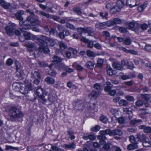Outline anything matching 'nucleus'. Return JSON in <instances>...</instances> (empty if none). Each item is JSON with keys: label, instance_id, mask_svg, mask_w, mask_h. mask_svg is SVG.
Returning <instances> with one entry per match:
<instances>
[{"label": "nucleus", "instance_id": "obj_33", "mask_svg": "<svg viewBox=\"0 0 151 151\" xmlns=\"http://www.w3.org/2000/svg\"><path fill=\"white\" fill-rule=\"evenodd\" d=\"M118 111L119 110L117 109L111 108L109 111V114L110 115V114H112L114 115H115L116 114Z\"/></svg>", "mask_w": 151, "mask_h": 151}, {"label": "nucleus", "instance_id": "obj_29", "mask_svg": "<svg viewBox=\"0 0 151 151\" xmlns=\"http://www.w3.org/2000/svg\"><path fill=\"white\" fill-rule=\"evenodd\" d=\"M119 104L120 106H126L128 104V102L124 99H122L119 102Z\"/></svg>", "mask_w": 151, "mask_h": 151}, {"label": "nucleus", "instance_id": "obj_52", "mask_svg": "<svg viewBox=\"0 0 151 151\" xmlns=\"http://www.w3.org/2000/svg\"><path fill=\"white\" fill-rule=\"evenodd\" d=\"M51 148L54 151H62V150L61 149L59 148L58 147L55 146H52L51 147Z\"/></svg>", "mask_w": 151, "mask_h": 151}, {"label": "nucleus", "instance_id": "obj_14", "mask_svg": "<svg viewBox=\"0 0 151 151\" xmlns=\"http://www.w3.org/2000/svg\"><path fill=\"white\" fill-rule=\"evenodd\" d=\"M125 5L124 2L122 1H118L114 9H115L116 12H119L121 9L124 7Z\"/></svg>", "mask_w": 151, "mask_h": 151}, {"label": "nucleus", "instance_id": "obj_48", "mask_svg": "<svg viewBox=\"0 0 151 151\" xmlns=\"http://www.w3.org/2000/svg\"><path fill=\"white\" fill-rule=\"evenodd\" d=\"M145 133H149L151 132V128L149 127H145L144 129Z\"/></svg>", "mask_w": 151, "mask_h": 151}, {"label": "nucleus", "instance_id": "obj_24", "mask_svg": "<svg viewBox=\"0 0 151 151\" xmlns=\"http://www.w3.org/2000/svg\"><path fill=\"white\" fill-rule=\"evenodd\" d=\"M137 144L136 143H132L129 144L127 147V149L129 150H133L137 147Z\"/></svg>", "mask_w": 151, "mask_h": 151}, {"label": "nucleus", "instance_id": "obj_18", "mask_svg": "<svg viewBox=\"0 0 151 151\" xmlns=\"http://www.w3.org/2000/svg\"><path fill=\"white\" fill-rule=\"evenodd\" d=\"M16 75L17 77L19 78H21L24 75L23 71L21 68H19L18 66H16Z\"/></svg>", "mask_w": 151, "mask_h": 151}, {"label": "nucleus", "instance_id": "obj_49", "mask_svg": "<svg viewBox=\"0 0 151 151\" xmlns=\"http://www.w3.org/2000/svg\"><path fill=\"white\" fill-rule=\"evenodd\" d=\"M140 27L142 30H146L147 28L148 25L147 24L144 23L141 24Z\"/></svg>", "mask_w": 151, "mask_h": 151}, {"label": "nucleus", "instance_id": "obj_34", "mask_svg": "<svg viewBox=\"0 0 151 151\" xmlns=\"http://www.w3.org/2000/svg\"><path fill=\"white\" fill-rule=\"evenodd\" d=\"M65 147L66 148L73 149L75 147L76 145L74 143H72L68 145H65Z\"/></svg>", "mask_w": 151, "mask_h": 151}, {"label": "nucleus", "instance_id": "obj_62", "mask_svg": "<svg viewBox=\"0 0 151 151\" xmlns=\"http://www.w3.org/2000/svg\"><path fill=\"white\" fill-rule=\"evenodd\" d=\"M123 111L124 112L128 114L132 113L131 111L129 110V109L127 108H124L123 109Z\"/></svg>", "mask_w": 151, "mask_h": 151}, {"label": "nucleus", "instance_id": "obj_36", "mask_svg": "<svg viewBox=\"0 0 151 151\" xmlns=\"http://www.w3.org/2000/svg\"><path fill=\"white\" fill-rule=\"evenodd\" d=\"M86 54L87 56L89 57H94L96 56V55L93 52L90 50H87Z\"/></svg>", "mask_w": 151, "mask_h": 151}, {"label": "nucleus", "instance_id": "obj_45", "mask_svg": "<svg viewBox=\"0 0 151 151\" xmlns=\"http://www.w3.org/2000/svg\"><path fill=\"white\" fill-rule=\"evenodd\" d=\"M100 127L99 126L96 125L91 128V130L93 132H97L99 130Z\"/></svg>", "mask_w": 151, "mask_h": 151}, {"label": "nucleus", "instance_id": "obj_46", "mask_svg": "<svg viewBox=\"0 0 151 151\" xmlns=\"http://www.w3.org/2000/svg\"><path fill=\"white\" fill-rule=\"evenodd\" d=\"M73 10L77 13L78 15H80L81 13L80 9L79 8L75 7L73 8Z\"/></svg>", "mask_w": 151, "mask_h": 151}, {"label": "nucleus", "instance_id": "obj_38", "mask_svg": "<svg viewBox=\"0 0 151 151\" xmlns=\"http://www.w3.org/2000/svg\"><path fill=\"white\" fill-rule=\"evenodd\" d=\"M100 120L104 123H106L108 121L107 118L105 116L102 115L100 118Z\"/></svg>", "mask_w": 151, "mask_h": 151}, {"label": "nucleus", "instance_id": "obj_26", "mask_svg": "<svg viewBox=\"0 0 151 151\" xmlns=\"http://www.w3.org/2000/svg\"><path fill=\"white\" fill-rule=\"evenodd\" d=\"M94 65V62L90 61L87 62L86 65V66L89 68L93 69Z\"/></svg>", "mask_w": 151, "mask_h": 151}, {"label": "nucleus", "instance_id": "obj_2", "mask_svg": "<svg viewBox=\"0 0 151 151\" xmlns=\"http://www.w3.org/2000/svg\"><path fill=\"white\" fill-rule=\"evenodd\" d=\"M26 12L27 13H29L30 16L28 17L27 18L26 21H23V18L21 16V14L19 13H17L15 14V16L16 18L19 21L20 25L22 26L24 25H27L30 23L33 25H37L39 24V21L37 18L35 19L34 18L35 16L34 15L33 13L30 12L29 10H27Z\"/></svg>", "mask_w": 151, "mask_h": 151}, {"label": "nucleus", "instance_id": "obj_20", "mask_svg": "<svg viewBox=\"0 0 151 151\" xmlns=\"http://www.w3.org/2000/svg\"><path fill=\"white\" fill-rule=\"evenodd\" d=\"M0 4L5 9H7L10 6V3L5 1L4 0H0Z\"/></svg>", "mask_w": 151, "mask_h": 151}, {"label": "nucleus", "instance_id": "obj_57", "mask_svg": "<svg viewBox=\"0 0 151 151\" xmlns=\"http://www.w3.org/2000/svg\"><path fill=\"white\" fill-rule=\"evenodd\" d=\"M103 35L105 36L106 38L109 37H110L109 33L107 31H104L102 33Z\"/></svg>", "mask_w": 151, "mask_h": 151}, {"label": "nucleus", "instance_id": "obj_6", "mask_svg": "<svg viewBox=\"0 0 151 151\" xmlns=\"http://www.w3.org/2000/svg\"><path fill=\"white\" fill-rule=\"evenodd\" d=\"M9 115L12 118H17L22 117L24 115L18 109L15 107H11L9 111Z\"/></svg>", "mask_w": 151, "mask_h": 151}, {"label": "nucleus", "instance_id": "obj_56", "mask_svg": "<svg viewBox=\"0 0 151 151\" xmlns=\"http://www.w3.org/2000/svg\"><path fill=\"white\" fill-rule=\"evenodd\" d=\"M145 49L147 51L151 52V45H147L145 47Z\"/></svg>", "mask_w": 151, "mask_h": 151}, {"label": "nucleus", "instance_id": "obj_41", "mask_svg": "<svg viewBox=\"0 0 151 151\" xmlns=\"http://www.w3.org/2000/svg\"><path fill=\"white\" fill-rule=\"evenodd\" d=\"M129 140L130 142L132 143H136L137 144V142L135 141V137L132 135H131L129 137Z\"/></svg>", "mask_w": 151, "mask_h": 151}, {"label": "nucleus", "instance_id": "obj_55", "mask_svg": "<svg viewBox=\"0 0 151 151\" xmlns=\"http://www.w3.org/2000/svg\"><path fill=\"white\" fill-rule=\"evenodd\" d=\"M136 104L137 106H140L143 105V103L142 101L138 100L136 102Z\"/></svg>", "mask_w": 151, "mask_h": 151}, {"label": "nucleus", "instance_id": "obj_10", "mask_svg": "<svg viewBox=\"0 0 151 151\" xmlns=\"http://www.w3.org/2000/svg\"><path fill=\"white\" fill-rule=\"evenodd\" d=\"M23 45L28 48V50L29 52H33L37 50V46L33 42H26Z\"/></svg>", "mask_w": 151, "mask_h": 151}, {"label": "nucleus", "instance_id": "obj_1", "mask_svg": "<svg viewBox=\"0 0 151 151\" xmlns=\"http://www.w3.org/2000/svg\"><path fill=\"white\" fill-rule=\"evenodd\" d=\"M41 38H37L36 39L38 40L40 44L38 50L39 52H43L45 54H47L50 52L47 44L52 46H53L55 44V40L49 37H47L45 36H42Z\"/></svg>", "mask_w": 151, "mask_h": 151}, {"label": "nucleus", "instance_id": "obj_54", "mask_svg": "<svg viewBox=\"0 0 151 151\" xmlns=\"http://www.w3.org/2000/svg\"><path fill=\"white\" fill-rule=\"evenodd\" d=\"M126 67L130 70H133L134 68V66L133 63L129 64V63L127 65Z\"/></svg>", "mask_w": 151, "mask_h": 151}, {"label": "nucleus", "instance_id": "obj_61", "mask_svg": "<svg viewBox=\"0 0 151 151\" xmlns=\"http://www.w3.org/2000/svg\"><path fill=\"white\" fill-rule=\"evenodd\" d=\"M94 47L98 50H100L101 48V45L98 43H97L94 44Z\"/></svg>", "mask_w": 151, "mask_h": 151}, {"label": "nucleus", "instance_id": "obj_64", "mask_svg": "<svg viewBox=\"0 0 151 151\" xmlns=\"http://www.w3.org/2000/svg\"><path fill=\"white\" fill-rule=\"evenodd\" d=\"M6 64L9 65H11L13 63V61L11 58H9L6 62Z\"/></svg>", "mask_w": 151, "mask_h": 151}, {"label": "nucleus", "instance_id": "obj_11", "mask_svg": "<svg viewBox=\"0 0 151 151\" xmlns=\"http://www.w3.org/2000/svg\"><path fill=\"white\" fill-rule=\"evenodd\" d=\"M82 103V101L81 100H78L76 102L74 103L73 105L75 106V109L76 110H81L83 109L84 106L87 108H88V106L87 103L84 105Z\"/></svg>", "mask_w": 151, "mask_h": 151}, {"label": "nucleus", "instance_id": "obj_23", "mask_svg": "<svg viewBox=\"0 0 151 151\" xmlns=\"http://www.w3.org/2000/svg\"><path fill=\"white\" fill-rule=\"evenodd\" d=\"M147 1L145 2L143 4L141 5L138 7V10L139 12L143 11L147 7Z\"/></svg>", "mask_w": 151, "mask_h": 151}, {"label": "nucleus", "instance_id": "obj_15", "mask_svg": "<svg viewBox=\"0 0 151 151\" xmlns=\"http://www.w3.org/2000/svg\"><path fill=\"white\" fill-rule=\"evenodd\" d=\"M53 60L52 61V63L50 64L49 65V68H51L53 66V63L54 64H57L58 63L61 62L63 60V59L60 58L58 57L57 56H55L53 58Z\"/></svg>", "mask_w": 151, "mask_h": 151}, {"label": "nucleus", "instance_id": "obj_4", "mask_svg": "<svg viewBox=\"0 0 151 151\" xmlns=\"http://www.w3.org/2000/svg\"><path fill=\"white\" fill-rule=\"evenodd\" d=\"M37 89L36 91H35V95L37 96L39 98V101L43 104H45L47 101V99L45 98L44 95H47L44 90L41 88V87L38 86L37 87Z\"/></svg>", "mask_w": 151, "mask_h": 151}, {"label": "nucleus", "instance_id": "obj_31", "mask_svg": "<svg viewBox=\"0 0 151 151\" xmlns=\"http://www.w3.org/2000/svg\"><path fill=\"white\" fill-rule=\"evenodd\" d=\"M32 77H33L34 78H40V74L37 71H35L32 74Z\"/></svg>", "mask_w": 151, "mask_h": 151}, {"label": "nucleus", "instance_id": "obj_28", "mask_svg": "<svg viewBox=\"0 0 151 151\" xmlns=\"http://www.w3.org/2000/svg\"><path fill=\"white\" fill-rule=\"evenodd\" d=\"M142 121L139 119H134L131 120L130 124L132 125H134L140 123Z\"/></svg>", "mask_w": 151, "mask_h": 151}, {"label": "nucleus", "instance_id": "obj_27", "mask_svg": "<svg viewBox=\"0 0 151 151\" xmlns=\"http://www.w3.org/2000/svg\"><path fill=\"white\" fill-rule=\"evenodd\" d=\"M104 63V60L102 59L99 58L97 60L96 66L97 67H100L102 66Z\"/></svg>", "mask_w": 151, "mask_h": 151}, {"label": "nucleus", "instance_id": "obj_42", "mask_svg": "<svg viewBox=\"0 0 151 151\" xmlns=\"http://www.w3.org/2000/svg\"><path fill=\"white\" fill-rule=\"evenodd\" d=\"M113 25L116 24H119L120 23L121 21L118 18H115L114 19L113 21H112Z\"/></svg>", "mask_w": 151, "mask_h": 151}, {"label": "nucleus", "instance_id": "obj_3", "mask_svg": "<svg viewBox=\"0 0 151 151\" xmlns=\"http://www.w3.org/2000/svg\"><path fill=\"white\" fill-rule=\"evenodd\" d=\"M13 87L14 90L18 91L19 90L21 93L24 95L32 90L31 83L27 81H25L24 84L14 83L13 84Z\"/></svg>", "mask_w": 151, "mask_h": 151}, {"label": "nucleus", "instance_id": "obj_43", "mask_svg": "<svg viewBox=\"0 0 151 151\" xmlns=\"http://www.w3.org/2000/svg\"><path fill=\"white\" fill-rule=\"evenodd\" d=\"M129 62L127 60H123L121 61V64L122 66V69L123 66H125L126 67L127 65L128 64Z\"/></svg>", "mask_w": 151, "mask_h": 151}, {"label": "nucleus", "instance_id": "obj_17", "mask_svg": "<svg viewBox=\"0 0 151 151\" xmlns=\"http://www.w3.org/2000/svg\"><path fill=\"white\" fill-rule=\"evenodd\" d=\"M100 94L101 93L99 91H96L93 90L91 92L89 96V97H91L94 99H96L100 95Z\"/></svg>", "mask_w": 151, "mask_h": 151}, {"label": "nucleus", "instance_id": "obj_50", "mask_svg": "<svg viewBox=\"0 0 151 151\" xmlns=\"http://www.w3.org/2000/svg\"><path fill=\"white\" fill-rule=\"evenodd\" d=\"M125 98L128 101H133L134 100V98L131 96H127L125 97Z\"/></svg>", "mask_w": 151, "mask_h": 151}, {"label": "nucleus", "instance_id": "obj_44", "mask_svg": "<svg viewBox=\"0 0 151 151\" xmlns=\"http://www.w3.org/2000/svg\"><path fill=\"white\" fill-rule=\"evenodd\" d=\"M117 120L118 123L120 124H123L125 121V118L122 117H121L118 118Z\"/></svg>", "mask_w": 151, "mask_h": 151}, {"label": "nucleus", "instance_id": "obj_59", "mask_svg": "<svg viewBox=\"0 0 151 151\" xmlns=\"http://www.w3.org/2000/svg\"><path fill=\"white\" fill-rule=\"evenodd\" d=\"M66 26L67 27L69 28V29H71L73 30L75 29L74 26L73 25L70 23H67L66 24Z\"/></svg>", "mask_w": 151, "mask_h": 151}, {"label": "nucleus", "instance_id": "obj_8", "mask_svg": "<svg viewBox=\"0 0 151 151\" xmlns=\"http://www.w3.org/2000/svg\"><path fill=\"white\" fill-rule=\"evenodd\" d=\"M106 83V86L104 88L105 91L106 92H108L110 96H114L116 94V91L114 90H111L113 86L112 85L109 81H107Z\"/></svg>", "mask_w": 151, "mask_h": 151}, {"label": "nucleus", "instance_id": "obj_21", "mask_svg": "<svg viewBox=\"0 0 151 151\" xmlns=\"http://www.w3.org/2000/svg\"><path fill=\"white\" fill-rule=\"evenodd\" d=\"M116 73V71L113 70L110 65H107V73L108 75L111 76L113 74H115Z\"/></svg>", "mask_w": 151, "mask_h": 151}, {"label": "nucleus", "instance_id": "obj_30", "mask_svg": "<svg viewBox=\"0 0 151 151\" xmlns=\"http://www.w3.org/2000/svg\"><path fill=\"white\" fill-rule=\"evenodd\" d=\"M150 94H141V97L145 100L150 101Z\"/></svg>", "mask_w": 151, "mask_h": 151}, {"label": "nucleus", "instance_id": "obj_47", "mask_svg": "<svg viewBox=\"0 0 151 151\" xmlns=\"http://www.w3.org/2000/svg\"><path fill=\"white\" fill-rule=\"evenodd\" d=\"M48 74L52 76H55L56 74V72L52 69H50L48 72Z\"/></svg>", "mask_w": 151, "mask_h": 151}, {"label": "nucleus", "instance_id": "obj_16", "mask_svg": "<svg viewBox=\"0 0 151 151\" xmlns=\"http://www.w3.org/2000/svg\"><path fill=\"white\" fill-rule=\"evenodd\" d=\"M91 28L87 27L84 28H80L77 29V31L80 34H81L83 33H89L91 32Z\"/></svg>", "mask_w": 151, "mask_h": 151}, {"label": "nucleus", "instance_id": "obj_63", "mask_svg": "<svg viewBox=\"0 0 151 151\" xmlns=\"http://www.w3.org/2000/svg\"><path fill=\"white\" fill-rule=\"evenodd\" d=\"M119 30L120 32L123 33H126L127 32V29L123 27H120L119 28Z\"/></svg>", "mask_w": 151, "mask_h": 151}, {"label": "nucleus", "instance_id": "obj_25", "mask_svg": "<svg viewBox=\"0 0 151 151\" xmlns=\"http://www.w3.org/2000/svg\"><path fill=\"white\" fill-rule=\"evenodd\" d=\"M45 81L47 83L50 84H54L55 82L54 79L49 77L46 78Z\"/></svg>", "mask_w": 151, "mask_h": 151}, {"label": "nucleus", "instance_id": "obj_19", "mask_svg": "<svg viewBox=\"0 0 151 151\" xmlns=\"http://www.w3.org/2000/svg\"><path fill=\"white\" fill-rule=\"evenodd\" d=\"M113 67L115 69L118 70H122V66L120 64L119 62L116 61L112 64Z\"/></svg>", "mask_w": 151, "mask_h": 151}, {"label": "nucleus", "instance_id": "obj_7", "mask_svg": "<svg viewBox=\"0 0 151 151\" xmlns=\"http://www.w3.org/2000/svg\"><path fill=\"white\" fill-rule=\"evenodd\" d=\"M99 133L102 135H104L109 134L110 136L115 135L120 136L122 134V131L119 129H116L112 131L109 129H107L106 130L100 131Z\"/></svg>", "mask_w": 151, "mask_h": 151}, {"label": "nucleus", "instance_id": "obj_58", "mask_svg": "<svg viewBox=\"0 0 151 151\" xmlns=\"http://www.w3.org/2000/svg\"><path fill=\"white\" fill-rule=\"evenodd\" d=\"M58 36L59 38L61 39H63L65 37V35L63 32L60 33L58 35Z\"/></svg>", "mask_w": 151, "mask_h": 151}, {"label": "nucleus", "instance_id": "obj_32", "mask_svg": "<svg viewBox=\"0 0 151 151\" xmlns=\"http://www.w3.org/2000/svg\"><path fill=\"white\" fill-rule=\"evenodd\" d=\"M66 66L63 63H60L58 66V70L63 71L65 70Z\"/></svg>", "mask_w": 151, "mask_h": 151}, {"label": "nucleus", "instance_id": "obj_22", "mask_svg": "<svg viewBox=\"0 0 151 151\" xmlns=\"http://www.w3.org/2000/svg\"><path fill=\"white\" fill-rule=\"evenodd\" d=\"M122 50L126 53H129L133 55H136L137 54V52L132 50H128L124 47H122Z\"/></svg>", "mask_w": 151, "mask_h": 151}, {"label": "nucleus", "instance_id": "obj_60", "mask_svg": "<svg viewBox=\"0 0 151 151\" xmlns=\"http://www.w3.org/2000/svg\"><path fill=\"white\" fill-rule=\"evenodd\" d=\"M71 52L70 50V49H69V51H66L65 52V54L66 55V57L68 58H70V56L71 55Z\"/></svg>", "mask_w": 151, "mask_h": 151}, {"label": "nucleus", "instance_id": "obj_37", "mask_svg": "<svg viewBox=\"0 0 151 151\" xmlns=\"http://www.w3.org/2000/svg\"><path fill=\"white\" fill-rule=\"evenodd\" d=\"M100 16L101 17L102 19H104L106 20L107 19V17L108 15L107 13H102L101 12L99 14Z\"/></svg>", "mask_w": 151, "mask_h": 151}, {"label": "nucleus", "instance_id": "obj_39", "mask_svg": "<svg viewBox=\"0 0 151 151\" xmlns=\"http://www.w3.org/2000/svg\"><path fill=\"white\" fill-rule=\"evenodd\" d=\"M144 147H148L151 146V142L144 141L142 143Z\"/></svg>", "mask_w": 151, "mask_h": 151}, {"label": "nucleus", "instance_id": "obj_5", "mask_svg": "<svg viewBox=\"0 0 151 151\" xmlns=\"http://www.w3.org/2000/svg\"><path fill=\"white\" fill-rule=\"evenodd\" d=\"M31 25H32L30 23V24H28L26 25H24L20 28V29L21 32H24L23 34L24 35L25 39L27 40H30L32 37L35 38L36 37L35 36L33 35L29 32L25 31L26 30L29 29H31V27L30 26Z\"/></svg>", "mask_w": 151, "mask_h": 151}, {"label": "nucleus", "instance_id": "obj_13", "mask_svg": "<svg viewBox=\"0 0 151 151\" xmlns=\"http://www.w3.org/2000/svg\"><path fill=\"white\" fill-rule=\"evenodd\" d=\"M104 26L107 27L113 26L112 21H109L106 22L100 23L96 25V27L99 29H102L104 28Z\"/></svg>", "mask_w": 151, "mask_h": 151}, {"label": "nucleus", "instance_id": "obj_35", "mask_svg": "<svg viewBox=\"0 0 151 151\" xmlns=\"http://www.w3.org/2000/svg\"><path fill=\"white\" fill-rule=\"evenodd\" d=\"M59 46L60 48L62 50H64L67 47V45L62 42H59Z\"/></svg>", "mask_w": 151, "mask_h": 151}, {"label": "nucleus", "instance_id": "obj_51", "mask_svg": "<svg viewBox=\"0 0 151 151\" xmlns=\"http://www.w3.org/2000/svg\"><path fill=\"white\" fill-rule=\"evenodd\" d=\"M50 32L51 35H54L55 36L58 35L57 31L54 29H51L50 30Z\"/></svg>", "mask_w": 151, "mask_h": 151}, {"label": "nucleus", "instance_id": "obj_40", "mask_svg": "<svg viewBox=\"0 0 151 151\" xmlns=\"http://www.w3.org/2000/svg\"><path fill=\"white\" fill-rule=\"evenodd\" d=\"M131 39L129 38H126L124 40L123 44L126 45H129L131 44Z\"/></svg>", "mask_w": 151, "mask_h": 151}, {"label": "nucleus", "instance_id": "obj_12", "mask_svg": "<svg viewBox=\"0 0 151 151\" xmlns=\"http://www.w3.org/2000/svg\"><path fill=\"white\" fill-rule=\"evenodd\" d=\"M140 3V0H127L126 4L131 7H133L139 5Z\"/></svg>", "mask_w": 151, "mask_h": 151}, {"label": "nucleus", "instance_id": "obj_9", "mask_svg": "<svg viewBox=\"0 0 151 151\" xmlns=\"http://www.w3.org/2000/svg\"><path fill=\"white\" fill-rule=\"evenodd\" d=\"M15 28V24L11 23H9L5 28L7 34L10 36L14 34V30Z\"/></svg>", "mask_w": 151, "mask_h": 151}, {"label": "nucleus", "instance_id": "obj_53", "mask_svg": "<svg viewBox=\"0 0 151 151\" xmlns=\"http://www.w3.org/2000/svg\"><path fill=\"white\" fill-rule=\"evenodd\" d=\"M121 78L123 80H126L130 79V77L128 75H123L121 76Z\"/></svg>", "mask_w": 151, "mask_h": 151}]
</instances>
